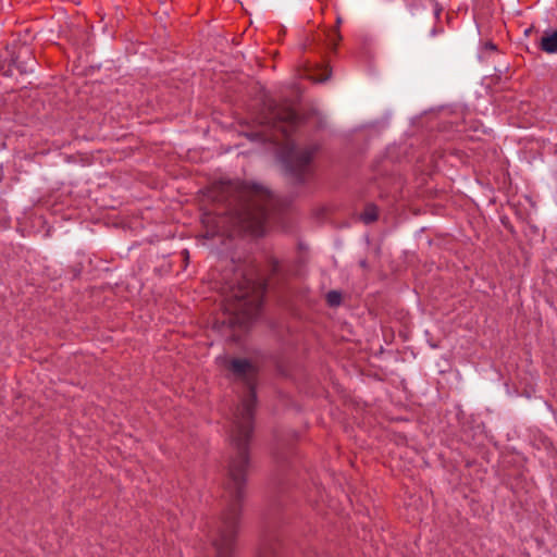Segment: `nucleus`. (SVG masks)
I'll return each mask as SVG.
<instances>
[{
  "label": "nucleus",
  "instance_id": "obj_1",
  "mask_svg": "<svg viewBox=\"0 0 557 557\" xmlns=\"http://www.w3.org/2000/svg\"><path fill=\"white\" fill-rule=\"evenodd\" d=\"M230 370L236 380L245 384L246 392L232 413L228 436L236 456L228 463V476L225 483L226 508L223 510L212 545L215 557H232L237 534L240 505L244 496L246 471L249 462L248 444L253 431V412L257 403L255 391L257 370L247 359L235 358Z\"/></svg>",
  "mask_w": 557,
  "mask_h": 557
},
{
  "label": "nucleus",
  "instance_id": "obj_2",
  "mask_svg": "<svg viewBox=\"0 0 557 557\" xmlns=\"http://www.w3.org/2000/svg\"><path fill=\"white\" fill-rule=\"evenodd\" d=\"M211 193L214 200L226 203L228 213L238 225L256 235L263 232L272 199L267 188L240 181H221Z\"/></svg>",
  "mask_w": 557,
  "mask_h": 557
},
{
  "label": "nucleus",
  "instance_id": "obj_3",
  "mask_svg": "<svg viewBox=\"0 0 557 557\" xmlns=\"http://www.w3.org/2000/svg\"><path fill=\"white\" fill-rule=\"evenodd\" d=\"M265 284L239 273L236 284L230 285L226 296V310L243 323L256 319L262 306Z\"/></svg>",
  "mask_w": 557,
  "mask_h": 557
},
{
  "label": "nucleus",
  "instance_id": "obj_4",
  "mask_svg": "<svg viewBox=\"0 0 557 557\" xmlns=\"http://www.w3.org/2000/svg\"><path fill=\"white\" fill-rule=\"evenodd\" d=\"M319 150L317 144L308 145L304 148L293 146L284 158L286 171L297 183L306 182L310 174V163Z\"/></svg>",
  "mask_w": 557,
  "mask_h": 557
},
{
  "label": "nucleus",
  "instance_id": "obj_5",
  "mask_svg": "<svg viewBox=\"0 0 557 557\" xmlns=\"http://www.w3.org/2000/svg\"><path fill=\"white\" fill-rule=\"evenodd\" d=\"M264 106L267 112L262 116L261 123L280 131L287 137L298 123L299 117L296 110L292 106L281 107L272 99L268 100Z\"/></svg>",
  "mask_w": 557,
  "mask_h": 557
},
{
  "label": "nucleus",
  "instance_id": "obj_6",
  "mask_svg": "<svg viewBox=\"0 0 557 557\" xmlns=\"http://www.w3.org/2000/svg\"><path fill=\"white\" fill-rule=\"evenodd\" d=\"M37 62L32 54V51L28 47L23 46L18 48L16 55H11L8 62L1 64V67H9L15 70H34Z\"/></svg>",
  "mask_w": 557,
  "mask_h": 557
},
{
  "label": "nucleus",
  "instance_id": "obj_7",
  "mask_svg": "<svg viewBox=\"0 0 557 557\" xmlns=\"http://www.w3.org/2000/svg\"><path fill=\"white\" fill-rule=\"evenodd\" d=\"M540 48L547 53L557 52V29L545 32L540 39Z\"/></svg>",
  "mask_w": 557,
  "mask_h": 557
},
{
  "label": "nucleus",
  "instance_id": "obj_8",
  "mask_svg": "<svg viewBox=\"0 0 557 557\" xmlns=\"http://www.w3.org/2000/svg\"><path fill=\"white\" fill-rule=\"evenodd\" d=\"M377 215H379L377 207L372 203H368L366 206L363 212L360 214V219L363 223L370 224L377 219Z\"/></svg>",
  "mask_w": 557,
  "mask_h": 557
},
{
  "label": "nucleus",
  "instance_id": "obj_9",
  "mask_svg": "<svg viewBox=\"0 0 557 557\" xmlns=\"http://www.w3.org/2000/svg\"><path fill=\"white\" fill-rule=\"evenodd\" d=\"M277 543H264L260 548L258 557H278Z\"/></svg>",
  "mask_w": 557,
  "mask_h": 557
},
{
  "label": "nucleus",
  "instance_id": "obj_10",
  "mask_svg": "<svg viewBox=\"0 0 557 557\" xmlns=\"http://www.w3.org/2000/svg\"><path fill=\"white\" fill-rule=\"evenodd\" d=\"M326 302L331 307L339 306L341 302H342V294L339 292H337V290H330L326 294Z\"/></svg>",
  "mask_w": 557,
  "mask_h": 557
},
{
  "label": "nucleus",
  "instance_id": "obj_11",
  "mask_svg": "<svg viewBox=\"0 0 557 557\" xmlns=\"http://www.w3.org/2000/svg\"><path fill=\"white\" fill-rule=\"evenodd\" d=\"M342 40V35H341V32L338 28H334L333 30H331V33L329 34V44L330 46L333 47V49H335L338 45V42Z\"/></svg>",
  "mask_w": 557,
  "mask_h": 557
},
{
  "label": "nucleus",
  "instance_id": "obj_12",
  "mask_svg": "<svg viewBox=\"0 0 557 557\" xmlns=\"http://www.w3.org/2000/svg\"><path fill=\"white\" fill-rule=\"evenodd\" d=\"M248 66H250V67L258 66V67H263V69H268V70L276 67L275 64L265 63L263 60H261L260 57L255 58L253 62L248 63Z\"/></svg>",
  "mask_w": 557,
  "mask_h": 557
},
{
  "label": "nucleus",
  "instance_id": "obj_13",
  "mask_svg": "<svg viewBox=\"0 0 557 557\" xmlns=\"http://www.w3.org/2000/svg\"><path fill=\"white\" fill-rule=\"evenodd\" d=\"M331 73H332V72H327V74H326V75H324V76H322V77H319V78H317V77H314V76H308V79L312 81L313 83H325L326 81H329V79H330V77H331Z\"/></svg>",
  "mask_w": 557,
  "mask_h": 557
},
{
  "label": "nucleus",
  "instance_id": "obj_14",
  "mask_svg": "<svg viewBox=\"0 0 557 557\" xmlns=\"http://www.w3.org/2000/svg\"><path fill=\"white\" fill-rule=\"evenodd\" d=\"M496 50V46L488 42L485 45V48H484V51H483V54L486 53V52H494Z\"/></svg>",
  "mask_w": 557,
  "mask_h": 557
},
{
  "label": "nucleus",
  "instance_id": "obj_15",
  "mask_svg": "<svg viewBox=\"0 0 557 557\" xmlns=\"http://www.w3.org/2000/svg\"><path fill=\"white\" fill-rule=\"evenodd\" d=\"M249 137H250L251 139L267 140V138H265L263 135L259 134V133L250 134V135H249Z\"/></svg>",
  "mask_w": 557,
  "mask_h": 557
},
{
  "label": "nucleus",
  "instance_id": "obj_16",
  "mask_svg": "<svg viewBox=\"0 0 557 557\" xmlns=\"http://www.w3.org/2000/svg\"><path fill=\"white\" fill-rule=\"evenodd\" d=\"M342 23H343V18L341 16H337L336 17V26H335V28L339 29V26L342 25Z\"/></svg>",
  "mask_w": 557,
  "mask_h": 557
}]
</instances>
